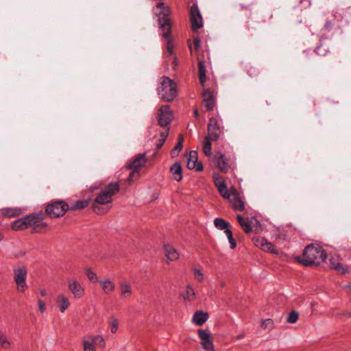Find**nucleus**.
Instances as JSON below:
<instances>
[{
  "label": "nucleus",
  "mask_w": 351,
  "mask_h": 351,
  "mask_svg": "<svg viewBox=\"0 0 351 351\" xmlns=\"http://www.w3.org/2000/svg\"><path fill=\"white\" fill-rule=\"evenodd\" d=\"M153 11L154 14L158 16V24L163 31V36L167 40V51L169 55H171L173 46L171 43V26L169 18L170 14L169 8L163 2H159L154 8Z\"/></svg>",
  "instance_id": "1"
},
{
  "label": "nucleus",
  "mask_w": 351,
  "mask_h": 351,
  "mask_svg": "<svg viewBox=\"0 0 351 351\" xmlns=\"http://www.w3.org/2000/svg\"><path fill=\"white\" fill-rule=\"evenodd\" d=\"M120 189L117 182H110L96 197L93 205V211L97 214L104 213V211L99 205H106L112 202V197L117 194Z\"/></svg>",
  "instance_id": "2"
},
{
  "label": "nucleus",
  "mask_w": 351,
  "mask_h": 351,
  "mask_svg": "<svg viewBox=\"0 0 351 351\" xmlns=\"http://www.w3.org/2000/svg\"><path fill=\"white\" fill-rule=\"evenodd\" d=\"M326 259V253L320 247L308 245L303 252L301 263L305 266L318 265Z\"/></svg>",
  "instance_id": "3"
},
{
  "label": "nucleus",
  "mask_w": 351,
  "mask_h": 351,
  "mask_svg": "<svg viewBox=\"0 0 351 351\" xmlns=\"http://www.w3.org/2000/svg\"><path fill=\"white\" fill-rule=\"evenodd\" d=\"M158 93L161 99L166 101H173L177 94L176 82L167 77H161Z\"/></svg>",
  "instance_id": "4"
},
{
  "label": "nucleus",
  "mask_w": 351,
  "mask_h": 351,
  "mask_svg": "<svg viewBox=\"0 0 351 351\" xmlns=\"http://www.w3.org/2000/svg\"><path fill=\"white\" fill-rule=\"evenodd\" d=\"M14 280L16 285L18 292L23 293L27 288L26 279L27 276V269L23 263H19L13 269Z\"/></svg>",
  "instance_id": "5"
},
{
  "label": "nucleus",
  "mask_w": 351,
  "mask_h": 351,
  "mask_svg": "<svg viewBox=\"0 0 351 351\" xmlns=\"http://www.w3.org/2000/svg\"><path fill=\"white\" fill-rule=\"evenodd\" d=\"M69 210V205L63 201L53 202L47 206L45 212L51 218L63 216Z\"/></svg>",
  "instance_id": "6"
},
{
  "label": "nucleus",
  "mask_w": 351,
  "mask_h": 351,
  "mask_svg": "<svg viewBox=\"0 0 351 351\" xmlns=\"http://www.w3.org/2000/svg\"><path fill=\"white\" fill-rule=\"evenodd\" d=\"M27 228H32L36 232H40L44 230L47 224L44 221V214L42 213H32L27 215Z\"/></svg>",
  "instance_id": "7"
},
{
  "label": "nucleus",
  "mask_w": 351,
  "mask_h": 351,
  "mask_svg": "<svg viewBox=\"0 0 351 351\" xmlns=\"http://www.w3.org/2000/svg\"><path fill=\"white\" fill-rule=\"evenodd\" d=\"M208 134L206 137L210 138L213 141H217L223 133V128L220 126L217 118L211 117L207 125Z\"/></svg>",
  "instance_id": "8"
},
{
  "label": "nucleus",
  "mask_w": 351,
  "mask_h": 351,
  "mask_svg": "<svg viewBox=\"0 0 351 351\" xmlns=\"http://www.w3.org/2000/svg\"><path fill=\"white\" fill-rule=\"evenodd\" d=\"M199 343L204 351H215L213 338L204 329L197 330Z\"/></svg>",
  "instance_id": "9"
},
{
  "label": "nucleus",
  "mask_w": 351,
  "mask_h": 351,
  "mask_svg": "<svg viewBox=\"0 0 351 351\" xmlns=\"http://www.w3.org/2000/svg\"><path fill=\"white\" fill-rule=\"evenodd\" d=\"M173 118L172 110L169 105H164L158 110V124L166 127L170 124Z\"/></svg>",
  "instance_id": "10"
},
{
  "label": "nucleus",
  "mask_w": 351,
  "mask_h": 351,
  "mask_svg": "<svg viewBox=\"0 0 351 351\" xmlns=\"http://www.w3.org/2000/svg\"><path fill=\"white\" fill-rule=\"evenodd\" d=\"M191 28L197 31L203 26L202 17L197 4H193L190 9Z\"/></svg>",
  "instance_id": "11"
},
{
  "label": "nucleus",
  "mask_w": 351,
  "mask_h": 351,
  "mask_svg": "<svg viewBox=\"0 0 351 351\" xmlns=\"http://www.w3.org/2000/svg\"><path fill=\"white\" fill-rule=\"evenodd\" d=\"M68 289L75 298H81L84 295V288L76 280H69L67 283Z\"/></svg>",
  "instance_id": "12"
},
{
  "label": "nucleus",
  "mask_w": 351,
  "mask_h": 351,
  "mask_svg": "<svg viewBox=\"0 0 351 351\" xmlns=\"http://www.w3.org/2000/svg\"><path fill=\"white\" fill-rule=\"evenodd\" d=\"M147 162L146 154H136L130 163L127 165L128 169L138 171Z\"/></svg>",
  "instance_id": "13"
},
{
  "label": "nucleus",
  "mask_w": 351,
  "mask_h": 351,
  "mask_svg": "<svg viewBox=\"0 0 351 351\" xmlns=\"http://www.w3.org/2000/svg\"><path fill=\"white\" fill-rule=\"evenodd\" d=\"M228 200L235 210L242 211L245 209V204L234 188H232V197Z\"/></svg>",
  "instance_id": "14"
},
{
  "label": "nucleus",
  "mask_w": 351,
  "mask_h": 351,
  "mask_svg": "<svg viewBox=\"0 0 351 351\" xmlns=\"http://www.w3.org/2000/svg\"><path fill=\"white\" fill-rule=\"evenodd\" d=\"M202 97L206 109L208 111L213 110L216 104V99L214 94L208 89H206L202 93Z\"/></svg>",
  "instance_id": "15"
},
{
  "label": "nucleus",
  "mask_w": 351,
  "mask_h": 351,
  "mask_svg": "<svg viewBox=\"0 0 351 351\" xmlns=\"http://www.w3.org/2000/svg\"><path fill=\"white\" fill-rule=\"evenodd\" d=\"M187 167L189 169L196 168L197 171L203 170V165L201 162H197V152L196 151H191L189 152L187 160Z\"/></svg>",
  "instance_id": "16"
},
{
  "label": "nucleus",
  "mask_w": 351,
  "mask_h": 351,
  "mask_svg": "<svg viewBox=\"0 0 351 351\" xmlns=\"http://www.w3.org/2000/svg\"><path fill=\"white\" fill-rule=\"evenodd\" d=\"M254 244L256 247L262 249L264 251L269 252L273 254H277L274 246L267 239L263 237H258L254 239Z\"/></svg>",
  "instance_id": "17"
},
{
  "label": "nucleus",
  "mask_w": 351,
  "mask_h": 351,
  "mask_svg": "<svg viewBox=\"0 0 351 351\" xmlns=\"http://www.w3.org/2000/svg\"><path fill=\"white\" fill-rule=\"evenodd\" d=\"M214 165L221 171L226 172L229 165L226 161L225 156L221 153H217L212 158Z\"/></svg>",
  "instance_id": "18"
},
{
  "label": "nucleus",
  "mask_w": 351,
  "mask_h": 351,
  "mask_svg": "<svg viewBox=\"0 0 351 351\" xmlns=\"http://www.w3.org/2000/svg\"><path fill=\"white\" fill-rule=\"evenodd\" d=\"M120 296L122 299H128L133 294L132 287L128 281H121L119 284Z\"/></svg>",
  "instance_id": "19"
},
{
  "label": "nucleus",
  "mask_w": 351,
  "mask_h": 351,
  "mask_svg": "<svg viewBox=\"0 0 351 351\" xmlns=\"http://www.w3.org/2000/svg\"><path fill=\"white\" fill-rule=\"evenodd\" d=\"M56 303L62 313H64L70 306L69 299L64 293H60L57 296Z\"/></svg>",
  "instance_id": "20"
},
{
  "label": "nucleus",
  "mask_w": 351,
  "mask_h": 351,
  "mask_svg": "<svg viewBox=\"0 0 351 351\" xmlns=\"http://www.w3.org/2000/svg\"><path fill=\"white\" fill-rule=\"evenodd\" d=\"M209 315L208 313L202 311H197L195 312L192 318V322L197 326L203 325L208 319Z\"/></svg>",
  "instance_id": "21"
},
{
  "label": "nucleus",
  "mask_w": 351,
  "mask_h": 351,
  "mask_svg": "<svg viewBox=\"0 0 351 351\" xmlns=\"http://www.w3.org/2000/svg\"><path fill=\"white\" fill-rule=\"evenodd\" d=\"M102 291L106 294H110L115 290L114 282L109 278H105L99 281Z\"/></svg>",
  "instance_id": "22"
},
{
  "label": "nucleus",
  "mask_w": 351,
  "mask_h": 351,
  "mask_svg": "<svg viewBox=\"0 0 351 351\" xmlns=\"http://www.w3.org/2000/svg\"><path fill=\"white\" fill-rule=\"evenodd\" d=\"M170 171L175 180L180 182L182 180V169L180 162H174L170 168Z\"/></svg>",
  "instance_id": "23"
},
{
  "label": "nucleus",
  "mask_w": 351,
  "mask_h": 351,
  "mask_svg": "<svg viewBox=\"0 0 351 351\" xmlns=\"http://www.w3.org/2000/svg\"><path fill=\"white\" fill-rule=\"evenodd\" d=\"M164 249L167 260L174 261L178 259L179 254L173 247L170 245H165Z\"/></svg>",
  "instance_id": "24"
},
{
  "label": "nucleus",
  "mask_w": 351,
  "mask_h": 351,
  "mask_svg": "<svg viewBox=\"0 0 351 351\" xmlns=\"http://www.w3.org/2000/svg\"><path fill=\"white\" fill-rule=\"evenodd\" d=\"M27 215L24 217H22L21 219H19L16 221H14L12 223V228L14 230H25L27 228Z\"/></svg>",
  "instance_id": "25"
},
{
  "label": "nucleus",
  "mask_w": 351,
  "mask_h": 351,
  "mask_svg": "<svg viewBox=\"0 0 351 351\" xmlns=\"http://www.w3.org/2000/svg\"><path fill=\"white\" fill-rule=\"evenodd\" d=\"M330 263L332 267L339 273L346 274L349 272V268L347 266L338 262L337 260L334 258L330 259Z\"/></svg>",
  "instance_id": "26"
},
{
  "label": "nucleus",
  "mask_w": 351,
  "mask_h": 351,
  "mask_svg": "<svg viewBox=\"0 0 351 351\" xmlns=\"http://www.w3.org/2000/svg\"><path fill=\"white\" fill-rule=\"evenodd\" d=\"M90 203V199H82L77 200L73 204L69 206V209L71 210H81L86 208Z\"/></svg>",
  "instance_id": "27"
},
{
  "label": "nucleus",
  "mask_w": 351,
  "mask_h": 351,
  "mask_svg": "<svg viewBox=\"0 0 351 351\" xmlns=\"http://www.w3.org/2000/svg\"><path fill=\"white\" fill-rule=\"evenodd\" d=\"M237 220L246 233L252 232V222L250 220H245L241 215H237Z\"/></svg>",
  "instance_id": "28"
},
{
  "label": "nucleus",
  "mask_w": 351,
  "mask_h": 351,
  "mask_svg": "<svg viewBox=\"0 0 351 351\" xmlns=\"http://www.w3.org/2000/svg\"><path fill=\"white\" fill-rule=\"evenodd\" d=\"M198 69H199V79L202 85H204L206 80V67L202 60H199L198 61Z\"/></svg>",
  "instance_id": "29"
},
{
  "label": "nucleus",
  "mask_w": 351,
  "mask_h": 351,
  "mask_svg": "<svg viewBox=\"0 0 351 351\" xmlns=\"http://www.w3.org/2000/svg\"><path fill=\"white\" fill-rule=\"evenodd\" d=\"M20 210L16 208H6L1 210V214L8 217H14L19 215Z\"/></svg>",
  "instance_id": "30"
},
{
  "label": "nucleus",
  "mask_w": 351,
  "mask_h": 351,
  "mask_svg": "<svg viewBox=\"0 0 351 351\" xmlns=\"http://www.w3.org/2000/svg\"><path fill=\"white\" fill-rule=\"evenodd\" d=\"M195 293L194 289L190 286L186 287L185 293L183 294L184 300L193 301L195 299Z\"/></svg>",
  "instance_id": "31"
},
{
  "label": "nucleus",
  "mask_w": 351,
  "mask_h": 351,
  "mask_svg": "<svg viewBox=\"0 0 351 351\" xmlns=\"http://www.w3.org/2000/svg\"><path fill=\"white\" fill-rule=\"evenodd\" d=\"M184 141V137L182 135H179L178 136V142L177 145L174 147L173 149L171 152V155L172 157H176L178 155V153L182 148V143Z\"/></svg>",
  "instance_id": "32"
},
{
  "label": "nucleus",
  "mask_w": 351,
  "mask_h": 351,
  "mask_svg": "<svg viewBox=\"0 0 351 351\" xmlns=\"http://www.w3.org/2000/svg\"><path fill=\"white\" fill-rule=\"evenodd\" d=\"M214 224L215 227L220 230H223L226 229V228L230 227V223L222 218H216L214 220Z\"/></svg>",
  "instance_id": "33"
},
{
  "label": "nucleus",
  "mask_w": 351,
  "mask_h": 351,
  "mask_svg": "<svg viewBox=\"0 0 351 351\" xmlns=\"http://www.w3.org/2000/svg\"><path fill=\"white\" fill-rule=\"evenodd\" d=\"M0 346L3 349H9L11 346V343L7 338L5 334L0 331Z\"/></svg>",
  "instance_id": "34"
},
{
  "label": "nucleus",
  "mask_w": 351,
  "mask_h": 351,
  "mask_svg": "<svg viewBox=\"0 0 351 351\" xmlns=\"http://www.w3.org/2000/svg\"><path fill=\"white\" fill-rule=\"evenodd\" d=\"M211 141H213L210 138L205 137L204 141L203 151L206 156H209L211 154V149L212 145Z\"/></svg>",
  "instance_id": "35"
},
{
  "label": "nucleus",
  "mask_w": 351,
  "mask_h": 351,
  "mask_svg": "<svg viewBox=\"0 0 351 351\" xmlns=\"http://www.w3.org/2000/svg\"><path fill=\"white\" fill-rule=\"evenodd\" d=\"M88 338L93 343L94 346H98L100 347L105 346V342L101 336L97 335L95 337H88Z\"/></svg>",
  "instance_id": "36"
},
{
  "label": "nucleus",
  "mask_w": 351,
  "mask_h": 351,
  "mask_svg": "<svg viewBox=\"0 0 351 351\" xmlns=\"http://www.w3.org/2000/svg\"><path fill=\"white\" fill-rule=\"evenodd\" d=\"M84 351H95L93 343L87 337L83 340Z\"/></svg>",
  "instance_id": "37"
},
{
  "label": "nucleus",
  "mask_w": 351,
  "mask_h": 351,
  "mask_svg": "<svg viewBox=\"0 0 351 351\" xmlns=\"http://www.w3.org/2000/svg\"><path fill=\"white\" fill-rule=\"evenodd\" d=\"M86 275L87 276V278L91 281V282H97L98 281V277L96 274V273H95L92 269L90 268H88L86 269Z\"/></svg>",
  "instance_id": "38"
},
{
  "label": "nucleus",
  "mask_w": 351,
  "mask_h": 351,
  "mask_svg": "<svg viewBox=\"0 0 351 351\" xmlns=\"http://www.w3.org/2000/svg\"><path fill=\"white\" fill-rule=\"evenodd\" d=\"M168 130L161 132L160 139L158 140V143L156 145L157 149H160L162 147L167 137L168 136Z\"/></svg>",
  "instance_id": "39"
},
{
  "label": "nucleus",
  "mask_w": 351,
  "mask_h": 351,
  "mask_svg": "<svg viewBox=\"0 0 351 351\" xmlns=\"http://www.w3.org/2000/svg\"><path fill=\"white\" fill-rule=\"evenodd\" d=\"M118 325H119V322L117 319L112 318L110 319V321L109 322V326H110V332L112 333H116L117 332Z\"/></svg>",
  "instance_id": "40"
},
{
  "label": "nucleus",
  "mask_w": 351,
  "mask_h": 351,
  "mask_svg": "<svg viewBox=\"0 0 351 351\" xmlns=\"http://www.w3.org/2000/svg\"><path fill=\"white\" fill-rule=\"evenodd\" d=\"M298 319V313L296 311H293L289 314L287 322L289 324H294L297 322Z\"/></svg>",
  "instance_id": "41"
},
{
  "label": "nucleus",
  "mask_w": 351,
  "mask_h": 351,
  "mask_svg": "<svg viewBox=\"0 0 351 351\" xmlns=\"http://www.w3.org/2000/svg\"><path fill=\"white\" fill-rule=\"evenodd\" d=\"M193 273H194V278L196 280H197L199 282L203 281L204 276L200 269H197V268L193 269Z\"/></svg>",
  "instance_id": "42"
},
{
  "label": "nucleus",
  "mask_w": 351,
  "mask_h": 351,
  "mask_svg": "<svg viewBox=\"0 0 351 351\" xmlns=\"http://www.w3.org/2000/svg\"><path fill=\"white\" fill-rule=\"evenodd\" d=\"M219 192L224 199H229L232 197V189L228 191L227 187H226L224 189H220Z\"/></svg>",
  "instance_id": "43"
},
{
  "label": "nucleus",
  "mask_w": 351,
  "mask_h": 351,
  "mask_svg": "<svg viewBox=\"0 0 351 351\" xmlns=\"http://www.w3.org/2000/svg\"><path fill=\"white\" fill-rule=\"evenodd\" d=\"M37 303H38V311H40V313L43 314L46 311L45 302L40 299H38Z\"/></svg>",
  "instance_id": "44"
},
{
  "label": "nucleus",
  "mask_w": 351,
  "mask_h": 351,
  "mask_svg": "<svg viewBox=\"0 0 351 351\" xmlns=\"http://www.w3.org/2000/svg\"><path fill=\"white\" fill-rule=\"evenodd\" d=\"M262 325L265 328H271L273 326V321L270 319H265L262 322Z\"/></svg>",
  "instance_id": "45"
},
{
  "label": "nucleus",
  "mask_w": 351,
  "mask_h": 351,
  "mask_svg": "<svg viewBox=\"0 0 351 351\" xmlns=\"http://www.w3.org/2000/svg\"><path fill=\"white\" fill-rule=\"evenodd\" d=\"M194 48L198 50L201 47V40L199 38H195L193 42Z\"/></svg>",
  "instance_id": "46"
},
{
  "label": "nucleus",
  "mask_w": 351,
  "mask_h": 351,
  "mask_svg": "<svg viewBox=\"0 0 351 351\" xmlns=\"http://www.w3.org/2000/svg\"><path fill=\"white\" fill-rule=\"evenodd\" d=\"M228 239L230 243V247L232 249H234L237 246V243H236V241H234V239H233V237L232 236L230 237H228Z\"/></svg>",
  "instance_id": "47"
},
{
  "label": "nucleus",
  "mask_w": 351,
  "mask_h": 351,
  "mask_svg": "<svg viewBox=\"0 0 351 351\" xmlns=\"http://www.w3.org/2000/svg\"><path fill=\"white\" fill-rule=\"evenodd\" d=\"M228 239L230 243V247L232 249H234L237 246V243H236V241H234V239H233V237L232 236L230 237H228Z\"/></svg>",
  "instance_id": "48"
},
{
  "label": "nucleus",
  "mask_w": 351,
  "mask_h": 351,
  "mask_svg": "<svg viewBox=\"0 0 351 351\" xmlns=\"http://www.w3.org/2000/svg\"><path fill=\"white\" fill-rule=\"evenodd\" d=\"M214 182H215V186H217V185H219V184L223 183L225 182L223 181V180L221 177L215 176L214 177Z\"/></svg>",
  "instance_id": "49"
},
{
  "label": "nucleus",
  "mask_w": 351,
  "mask_h": 351,
  "mask_svg": "<svg viewBox=\"0 0 351 351\" xmlns=\"http://www.w3.org/2000/svg\"><path fill=\"white\" fill-rule=\"evenodd\" d=\"M332 26V22L330 21H327L324 24V29L329 31L331 29Z\"/></svg>",
  "instance_id": "50"
},
{
  "label": "nucleus",
  "mask_w": 351,
  "mask_h": 351,
  "mask_svg": "<svg viewBox=\"0 0 351 351\" xmlns=\"http://www.w3.org/2000/svg\"><path fill=\"white\" fill-rule=\"evenodd\" d=\"M224 233L226 234V235L227 236V237H230L232 236V231L231 230L228 228H226V229H224Z\"/></svg>",
  "instance_id": "51"
},
{
  "label": "nucleus",
  "mask_w": 351,
  "mask_h": 351,
  "mask_svg": "<svg viewBox=\"0 0 351 351\" xmlns=\"http://www.w3.org/2000/svg\"><path fill=\"white\" fill-rule=\"evenodd\" d=\"M218 191H219L220 189H226V187H227L226 184L225 182L223 183H220L219 184V185L216 186Z\"/></svg>",
  "instance_id": "52"
},
{
  "label": "nucleus",
  "mask_w": 351,
  "mask_h": 351,
  "mask_svg": "<svg viewBox=\"0 0 351 351\" xmlns=\"http://www.w3.org/2000/svg\"><path fill=\"white\" fill-rule=\"evenodd\" d=\"M40 295L42 297H45L47 295V291L45 289H42L40 290Z\"/></svg>",
  "instance_id": "53"
},
{
  "label": "nucleus",
  "mask_w": 351,
  "mask_h": 351,
  "mask_svg": "<svg viewBox=\"0 0 351 351\" xmlns=\"http://www.w3.org/2000/svg\"><path fill=\"white\" fill-rule=\"evenodd\" d=\"M137 171H134V170H133V171L130 173V175L129 178H128V180H129V181H131V180H132V177H133V176H134V173H135V172H137Z\"/></svg>",
  "instance_id": "54"
},
{
  "label": "nucleus",
  "mask_w": 351,
  "mask_h": 351,
  "mask_svg": "<svg viewBox=\"0 0 351 351\" xmlns=\"http://www.w3.org/2000/svg\"><path fill=\"white\" fill-rule=\"evenodd\" d=\"M244 337H245L244 334H240V335L237 336L236 339L237 340H239V339H243Z\"/></svg>",
  "instance_id": "55"
},
{
  "label": "nucleus",
  "mask_w": 351,
  "mask_h": 351,
  "mask_svg": "<svg viewBox=\"0 0 351 351\" xmlns=\"http://www.w3.org/2000/svg\"><path fill=\"white\" fill-rule=\"evenodd\" d=\"M194 115H195V117L196 118H197V117H198V116H199V112H198L197 109H195V110H194Z\"/></svg>",
  "instance_id": "56"
},
{
  "label": "nucleus",
  "mask_w": 351,
  "mask_h": 351,
  "mask_svg": "<svg viewBox=\"0 0 351 351\" xmlns=\"http://www.w3.org/2000/svg\"><path fill=\"white\" fill-rule=\"evenodd\" d=\"M347 287H348L349 289H350V290H351V284H350V285H348L347 286Z\"/></svg>",
  "instance_id": "57"
},
{
  "label": "nucleus",
  "mask_w": 351,
  "mask_h": 351,
  "mask_svg": "<svg viewBox=\"0 0 351 351\" xmlns=\"http://www.w3.org/2000/svg\"><path fill=\"white\" fill-rule=\"evenodd\" d=\"M3 237H2V235L0 233V241L2 240Z\"/></svg>",
  "instance_id": "58"
}]
</instances>
